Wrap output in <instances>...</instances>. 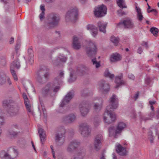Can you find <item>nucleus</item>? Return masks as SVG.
Masks as SVG:
<instances>
[{
    "mask_svg": "<svg viewBox=\"0 0 159 159\" xmlns=\"http://www.w3.org/2000/svg\"><path fill=\"white\" fill-rule=\"evenodd\" d=\"M55 78L53 81L48 83L42 89V94L43 96H54L58 92L61 88V80L57 81Z\"/></svg>",
    "mask_w": 159,
    "mask_h": 159,
    "instance_id": "obj_1",
    "label": "nucleus"
},
{
    "mask_svg": "<svg viewBox=\"0 0 159 159\" xmlns=\"http://www.w3.org/2000/svg\"><path fill=\"white\" fill-rule=\"evenodd\" d=\"M90 73L89 69L86 66L80 65L77 67L75 71L73 73L71 72L70 74V78L69 80L70 82H72L75 81L76 78V75L83 76L89 74Z\"/></svg>",
    "mask_w": 159,
    "mask_h": 159,
    "instance_id": "obj_2",
    "label": "nucleus"
},
{
    "mask_svg": "<svg viewBox=\"0 0 159 159\" xmlns=\"http://www.w3.org/2000/svg\"><path fill=\"white\" fill-rule=\"evenodd\" d=\"M49 75L48 69L45 67L40 69L38 73L37 80L39 83L43 84L48 79Z\"/></svg>",
    "mask_w": 159,
    "mask_h": 159,
    "instance_id": "obj_3",
    "label": "nucleus"
},
{
    "mask_svg": "<svg viewBox=\"0 0 159 159\" xmlns=\"http://www.w3.org/2000/svg\"><path fill=\"white\" fill-rule=\"evenodd\" d=\"M78 12L77 9L75 7L71 8L67 12L66 16V20L67 22H75L77 18Z\"/></svg>",
    "mask_w": 159,
    "mask_h": 159,
    "instance_id": "obj_4",
    "label": "nucleus"
},
{
    "mask_svg": "<svg viewBox=\"0 0 159 159\" xmlns=\"http://www.w3.org/2000/svg\"><path fill=\"white\" fill-rule=\"evenodd\" d=\"M66 132L65 128L61 127L58 129V131L55 134V141L59 145H62L64 143V137Z\"/></svg>",
    "mask_w": 159,
    "mask_h": 159,
    "instance_id": "obj_5",
    "label": "nucleus"
},
{
    "mask_svg": "<svg viewBox=\"0 0 159 159\" xmlns=\"http://www.w3.org/2000/svg\"><path fill=\"white\" fill-rule=\"evenodd\" d=\"M86 53L90 57L95 56L97 52V48L95 43L91 41H89L86 49Z\"/></svg>",
    "mask_w": 159,
    "mask_h": 159,
    "instance_id": "obj_6",
    "label": "nucleus"
},
{
    "mask_svg": "<svg viewBox=\"0 0 159 159\" xmlns=\"http://www.w3.org/2000/svg\"><path fill=\"white\" fill-rule=\"evenodd\" d=\"M117 25L120 27L123 26L124 28L128 29H133L135 27L134 22L129 18H126L118 23Z\"/></svg>",
    "mask_w": 159,
    "mask_h": 159,
    "instance_id": "obj_7",
    "label": "nucleus"
},
{
    "mask_svg": "<svg viewBox=\"0 0 159 159\" xmlns=\"http://www.w3.org/2000/svg\"><path fill=\"white\" fill-rule=\"evenodd\" d=\"M116 119V116L112 112L111 110H107L103 116L104 121L108 124H110L115 121Z\"/></svg>",
    "mask_w": 159,
    "mask_h": 159,
    "instance_id": "obj_8",
    "label": "nucleus"
},
{
    "mask_svg": "<svg viewBox=\"0 0 159 159\" xmlns=\"http://www.w3.org/2000/svg\"><path fill=\"white\" fill-rule=\"evenodd\" d=\"M60 20L58 15L55 13H51L49 14L48 17V24L51 26L57 25Z\"/></svg>",
    "mask_w": 159,
    "mask_h": 159,
    "instance_id": "obj_9",
    "label": "nucleus"
},
{
    "mask_svg": "<svg viewBox=\"0 0 159 159\" xmlns=\"http://www.w3.org/2000/svg\"><path fill=\"white\" fill-rule=\"evenodd\" d=\"M107 10V8L105 5H102L98 6L95 8L94 11L95 16L96 17H102L106 14Z\"/></svg>",
    "mask_w": 159,
    "mask_h": 159,
    "instance_id": "obj_10",
    "label": "nucleus"
},
{
    "mask_svg": "<svg viewBox=\"0 0 159 159\" xmlns=\"http://www.w3.org/2000/svg\"><path fill=\"white\" fill-rule=\"evenodd\" d=\"M90 107V104L89 102L83 101L80 105L81 114L82 116H85L89 113Z\"/></svg>",
    "mask_w": 159,
    "mask_h": 159,
    "instance_id": "obj_11",
    "label": "nucleus"
},
{
    "mask_svg": "<svg viewBox=\"0 0 159 159\" xmlns=\"http://www.w3.org/2000/svg\"><path fill=\"white\" fill-rule=\"evenodd\" d=\"M79 130L81 135L84 137H87L90 135L91 130L86 123H82L80 125Z\"/></svg>",
    "mask_w": 159,
    "mask_h": 159,
    "instance_id": "obj_12",
    "label": "nucleus"
},
{
    "mask_svg": "<svg viewBox=\"0 0 159 159\" xmlns=\"http://www.w3.org/2000/svg\"><path fill=\"white\" fill-rule=\"evenodd\" d=\"M76 119V115L71 113L63 116L62 118L61 121L63 123L68 125L74 123Z\"/></svg>",
    "mask_w": 159,
    "mask_h": 159,
    "instance_id": "obj_13",
    "label": "nucleus"
},
{
    "mask_svg": "<svg viewBox=\"0 0 159 159\" xmlns=\"http://www.w3.org/2000/svg\"><path fill=\"white\" fill-rule=\"evenodd\" d=\"M13 152L14 153V156L10 155L8 151H6L2 150L0 152V157L2 159H11L14 158L17 156L18 155V151L14 149Z\"/></svg>",
    "mask_w": 159,
    "mask_h": 159,
    "instance_id": "obj_14",
    "label": "nucleus"
},
{
    "mask_svg": "<svg viewBox=\"0 0 159 159\" xmlns=\"http://www.w3.org/2000/svg\"><path fill=\"white\" fill-rule=\"evenodd\" d=\"M118 99L116 96L115 94H113L109 100L110 105L107 107L106 110L116 109L118 106Z\"/></svg>",
    "mask_w": 159,
    "mask_h": 159,
    "instance_id": "obj_15",
    "label": "nucleus"
},
{
    "mask_svg": "<svg viewBox=\"0 0 159 159\" xmlns=\"http://www.w3.org/2000/svg\"><path fill=\"white\" fill-rule=\"evenodd\" d=\"M74 95V92L72 90L68 93L65 96L60 105V107H62L67 104L72 98Z\"/></svg>",
    "mask_w": 159,
    "mask_h": 159,
    "instance_id": "obj_16",
    "label": "nucleus"
},
{
    "mask_svg": "<svg viewBox=\"0 0 159 159\" xmlns=\"http://www.w3.org/2000/svg\"><path fill=\"white\" fill-rule=\"evenodd\" d=\"M80 143L77 140L71 141L67 148V151L70 153L73 152V150L77 149L80 146Z\"/></svg>",
    "mask_w": 159,
    "mask_h": 159,
    "instance_id": "obj_17",
    "label": "nucleus"
},
{
    "mask_svg": "<svg viewBox=\"0 0 159 159\" xmlns=\"http://www.w3.org/2000/svg\"><path fill=\"white\" fill-rule=\"evenodd\" d=\"M102 140L103 137L101 134L98 135L96 137L94 145V149L96 151H98L100 149Z\"/></svg>",
    "mask_w": 159,
    "mask_h": 159,
    "instance_id": "obj_18",
    "label": "nucleus"
},
{
    "mask_svg": "<svg viewBox=\"0 0 159 159\" xmlns=\"http://www.w3.org/2000/svg\"><path fill=\"white\" fill-rule=\"evenodd\" d=\"M19 109V107L13 104L12 106H11L8 108H7V111L9 115L14 116L17 114Z\"/></svg>",
    "mask_w": 159,
    "mask_h": 159,
    "instance_id": "obj_19",
    "label": "nucleus"
},
{
    "mask_svg": "<svg viewBox=\"0 0 159 159\" xmlns=\"http://www.w3.org/2000/svg\"><path fill=\"white\" fill-rule=\"evenodd\" d=\"M67 59V57L64 56L63 54H60L56 59L53 61V64L55 66H58L61 64V62H65Z\"/></svg>",
    "mask_w": 159,
    "mask_h": 159,
    "instance_id": "obj_20",
    "label": "nucleus"
},
{
    "mask_svg": "<svg viewBox=\"0 0 159 159\" xmlns=\"http://www.w3.org/2000/svg\"><path fill=\"white\" fill-rule=\"evenodd\" d=\"M116 152L120 155L124 156L127 155V152L125 148L120 144H118L116 146Z\"/></svg>",
    "mask_w": 159,
    "mask_h": 159,
    "instance_id": "obj_21",
    "label": "nucleus"
},
{
    "mask_svg": "<svg viewBox=\"0 0 159 159\" xmlns=\"http://www.w3.org/2000/svg\"><path fill=\"white\" fill-rule=\"evenodd\" d=\"M123 74H121L120 76L116 77L115 79V82L116 84L115 88L117 89L120 86L125 84V81L122 80Z\"/></svg>",
    "mask_w": 159,
    "mask_h": 159,
    "instance_id": "obj_22",
    "label": "nucleus"
},
{
    "mask_svg": "<svg viewBox=\"0 0 159 159\" xmlns=\"http://www.w3.org/2000/svg\"><path fill=\"white\" fill-rule=\"evenodd\" d=\"M100 90L104 92H108L110 89L109 84L104 80H102L99 84Z\"/></svg>",
    "mask_w": 159,
    "mask_h": 159,
    "instance_id": "obj_23",
    "label": "nucleus"
},
{
    "mask_svg": "<svg viewBox=\"0 0 159 159\" xmlns=\"http://www.w3.org/2000/svg\"><path fill=\"white\" fill-rule=\"evenodd\" d=\"M72 46L74 48L78 50L81 48L80 42L79 38L76 36H74L73 39Z\"/></svg>",
    "mask_w": 159,
    "mask_h": 159,
    "instance_id": "obj_24",
    "label": "nucleus"
},
{
    "mask_svg": "<svg viewBox=\"0 0 159 159\" xmlns=\"http://www.w3.org/2000/svg\"><path fill=\"white\" fill-rule=\"evenodd\" d=\"M38 132L39 137L40 138V141L42 144L44 143L46 140V134L44 130L41 128H39Z\"/></svg>",
    "mask_w": 159,
    "mask_h": 159,
    "instance_id": "obj_25",
    "label": "nucleus"
},
{
    "mask_svg": "<svg viewBox=\"0 0 159 159\" xmlns=\"http://www.w3.org/2000/svg\"><path fill=\"white\" fill-rule=\"evenodd\" d=\"M87 30H90L92 36L95 37L98 34V29L95 26L92 25H89L87 26Z\"/></svg>",
    "mask_w": 159,
    "mask_h": 159,
    "instance_id": "obj_26",
    "label": "nucleus"
},
{
    "mask_svg": "<svg viewBox=\"0 0 159 159\" xmlns=\"http://www.w3.org/2000/svg\"><path fill=\"white\" fill-rule=\"evenodd\" d=\"M121 59V57L120 55L117 53H115L111 55L110 60L111 62H113L119 61Z\"/></svg>",
    "mask_w": 159,
    "mask_h": 159,
    "instance_id": "obj_27",
    "label": "nucleus"
},
{
    "mask_svg": "<svg viewBox=\"0 0 159 159\" xmlns=\"http://www.w3.org/2000/svg\"><path fill=\"white\" fill-rule=\"evenodd\" d=\"M22 96L24 99V103L27 110L29 112H31V106L30 105H29V99L26 93H23Z\"/></svg>",
    "mask_w": 159,
    "mask_h": 159,
    "instance_id": "obj_28",
    "label": "nucleus"
},
{
    "mask_svg": "<svg viewBox=\"0 0 159 159\" xmlns=\"http://www.w3.org/2000/svg\"><path fill=\"white\" fill-rule=\"evenodd\" d=\"M107 24V23L98 21V26L99 28V31L105 33L106 32V28Z\"/></svg>",
    "mask_w": 159,
    "mask_h": 159,
    "instance_id": "obj_29",
    "label": "nucleus"
},
{
    "mask_svg": "<svg viewBox=\"0 0 159 159\" xmlns=\"http://www.w3.org/2000/svg\"><path fill=\"white\" fill-rule=\"evenodd\" d=\"M126 127V124L123 122L119 123L116 126V132L120 134Z\"/></svg>",
    "mask_w": 159,
    "mask_h": 159,
    "instance_id": "obj_30",
    "label": "nucleus"
},
{
    "mask_svg": "<svg viewBox=\"0 0 159 159\" xmlns=\"http://www.w3.org/2000/svg\"><path fill=\"white\" fill-rule=\"evenodd\" d=\"M101 102L100 103H95L93 106L94 110L96 112H99L102 109V102L103 100L101 98L100 99Z\"/></svg>",
    "mask_w": 159,
    "mask_h": 159,
    "instance_id": "obj_31",
    "label": "nucleus"
},
{
    "mask_svg": "<svg viewBox=\"0 0 159 159\" xmlns=\"http://www.w3.org/2000/svg\"><path fill=\"white\" fill-rule=\"evenodd\" d=\"M20 67V62L18 59L14 61L11 64L10 68L12 69H19Z\"/></svg>",
    "mask_w": 159,
    "mask_h": 159,
    "instance_id": "obj_32",
    "label": "nucleus"
},
{
    "mask_svg": "<svg viewBox=\"0 0 159 159\" xmlns=\"http://www.w3.org/2000/svg\"><path fill=\"white\" fill-rule=\"evenodd\" d=\"M116 128L114 126H111L108 129L109 136H110L113 135L116 136L119 133H116Z\"/></svg>",
    "mask_w": 159,
    "mask_h": 159,
    "instance_id": "obj_33",
    "label": "nucleus"
},
{
    "mask_svg": "<svg viewBox=\"0 0 159 159\" xmlns=\"http://www.w3.org/2000/svg\"><path fill=\"white\" fill-rule=\"evenodd\" d=\"M13 104L11 101L10 100H6L3 101L2 105L7 109V108H8L11 106H12Z\"/></svg>",
    "mask_w": 159,
    "mask_h": 159,
    "instance_id": "obj_34",
    "label": "nucleus"
},
{
    "mask_svg": "<svg viewBox=\"0 0 159 159\" xmlns=\"http://www.w3.org/2000/svg\"><path fill=\"white\" fill-rule=\"evenodd\" d=\"M41 106H39L38 107L39 110L40 112L41 113V111H42L43 113V116L45 118L47 117V113L46 110L45 108V107L42 102H41L40 101Z\"/></svg>",
    "mask_w": 159,
    "mask_h": 159,
    "instance_id": "obj_35",
    "label": "nucleus"
},
{
    "mask_svg": "<svg viewBox=\"0 0 159 159\" xmlns=\"http://www.w3.org/2000/svg\"><path fill=\"white\" fill-rule=\"evenodd\" d=\"M116 2L118 6L121 8H126L125 0H116Z\"/></svg>",
    "mask_w": 159,
    "mask_h": 159,
    "instance_id": "obj_36",
    "label": "nucleus"
},
{
    "mask_svg": "<svg viewBox=\"0 0 159 159\" xmlns=\"http://www.w3.org/2000/svg\"><path fill=\"white\" fill-rule=\"evenodd\" d=\"M153 134V132L151 130H150L148 133V138L151 144L154 142V137Z\"/></svg>",
    "mask_w": 159,
    "mask_h": 159,
    "instance_id": "obj_37",
    "label": "nucleus"
},
{
    "mask_svg": "<svg viewBox=\"0 0 159 159\" xmlns=\"http://www.w3.org/2000/svg\"><path fill=\"white\" fill-rule=\"evenodd\" d=\"M19 132L10 129L8 131V135L10 137H14L17 135Z\"/></svg>",
    "mask_w": 159,
    "mask_h": 159,
    "instance_id": "obj_38",
    "label": "nucleus"
},
{
    "mask_svg": "<svg viewBox=\"0 0 159 159\" xmlns=\"http://www.w3.org/2000/svg\"><path fill=\"white\" fill-rule=\"evenodd\" d=\"M150 31L155 37L157 36V33L159 32V30L157 28L153 27L151 28Z\"/></svg>",
    "mask_w": 159,
    "mask_h": 159,
    "instance_id": "obj_39",
    "label": "nucleus"
},
{
    "mask_svg": "<svg viewBox=\"0 0 159 159\" xmlns=\"http://www.w3.org/2000/svg\"><path fill=\"white\" fill-rule=\"evenodd\" d=\"M84 154V152H79L76 155H74L70 159H82L83 157L82 155Z\"/></svg>",
    "mask_w": 159,
    "mask_h": 159,
    "instance_id": "obj_40",
    "label": "nucleus"
},
{
    "mask_svg": "<svg viewBox=\"0 0 159 159\" xmlns=\"http://www.w3.org/2000/svg\"><path fill=\"white\" fill-rule=\"evenodd\" d=\"M4 118L3 115V113L0 110V128L4 124Z\"/></svg>",
    "mask_w": 159,
    "mask_h": 159,
    "instance_id": "obj_41",
    "label": "nucleus"
},
{
    "mask_svg": "<svg viewBox=\"0 0 159 159\" xmlns=\"http://www.w3.org/2000/svg\"><path fill=\"white\" fill-rule=\"evenodd\" d=\"M110 40L115 45H116L119 43V39L118 37H116L114 36H112L110 38Z\"/></svg>",
    "mask_w": 159,
    "mask_h": 159,
    "instance_id": "obj_42",
    "label": "nucleus"
},
{
    "mask_svg": "<svg viewBox=\"0 0 159 159\" xmlns=\"http://www.w3.org/2000/svg\"><path fill=\"white\" fill-rule=\"evenodd\" d=\"M104 76L106 77H109L111 79L114 78V75L113 74H111L107 69H106L104 73Z\"/></svg>",
    "mask_w": 159,
    "mask_h": 159,
    "instance_id": "obj_43",
    "label": "nucleus"
},
{
    "mask_svg": "<svg viewBox=\"0 0 159 159\" xmlns=\"http://www.w3.org/2000/svg\"><path fill=\"white\" fill-rule=\"evenodd\" d=\"M89 93V91L86 89H84L81 91V96L83 97H85L88 96Z\"/></svg>",
    "mask_w": 159,
    "mask_h": 159,
    "instance_id": "obj_44",
    "label": "nucleus"
},
{
    "mask_svg": "<svg viewBox=\"0 0 159 159\" xmlns=\"http://www.w3.org/2000/svg\"><path fill=\"white\" fill-rule=\"evenodd\" d=\"M92 61L93 65H95V67L97 68L99 67L100 66V63L99 62H98L96 60V58H93L92 59Z\"/></svg>",
    "mask_w": 159,
    "mask_h": 159,
    "instance_id": "obj_45",
    "label": "nucleus"
},
{
    "mask_svg": "<svg viewBox=\"0 0 159 159\" xmlns=\"http://www.w3.org/2000/svg\"><path fill=\"white\" fill-rule=\"evenodd\" d=\"M64 73L63 71L62 70H60L59 74V75L58 76L56 77L55 78H57V81L59 80H61V83H60V86H61V84L62 83L61 79L62 77L64 76Z\"/></svg>",
    "mask_w": 159,
    "mask_h": 159,
    "instance_id": "obj_46",
    "label": "nucleus"
},
{
    "mask_svg": "<svg viewBox=\"0 0 159 159\" xmlns=\"http://www.w3.org/2000/svg\"><path fill=\"white\" fill-rule=\"evenodd\" d=\"M10 129L15 130L16 129L19 130L20 129V127L17 124H15L11 125Z\"/></svg>",
    "mask_w": 159,
    "mask_h": 159,
    "instance_id": "obj_47",
    "label": "nucleus"
},
{
    "mask_svg": "<svg viewBox=\"0 0 159 159\" xmlns=\"http://www.w3.org/2000/svg\"><path fill=\"white\" fill-rule=\"evenodd\" d=\"M28 57H34L33 52L32 49L31 48H30L28 50Z\"/></svg>",
    "mask_w": 159,
    "mask_h": 159,
    "instance_id": "obj_48",
    "label": "nucleus"
},
{
    "mask_svg": "<svg viewBox=\"0 0 159 159\" xmlns=\"http://www.w3.org/2000/svg\"><path fill=\"white\" fill-rule=\"evenodd\" d=\"M6 61L5 57H1L0 58V64L4 66L6 64Z\"/></svg>",
    "mask_w": 159,
    "mask_h": 159,
    "instance_id": "obj_49",
    "label": "nucleus"
},
{
    "mask_svg": "<svg viewBox=\"0 0 159 159\" xmlns=\"http://www.w3.org/2000/svg\"><path fill=\"white\" fill-rule=\"evenodd\" d=\"M137 17L138 20L140 21H142L144 18L142 15V13L137 14Z\"/></svg>",
    "mask_w": 159,
    "mask_h": 159,
    "instance_id": "obj_50",
    "label": "nucleus"
},
{
    "mask_svg": "<svg viewBox=\"0 0 159 159\" xmlns=\"http://www.w3.org/2000/svg\"><path fill=\"white\" fill-rule=\"evenodd\" d=\"M28 59L29 64L30 65H32L34 61V57H28Z\"/></svg>",
    "mask_w": 159,
    "mask_h": 159,
    "instance_id": "obj_51",
    "label": "nucleus"
},
{
    "mask_svg": "<svg viewBox=\"0 0 159 159\" xmlns=\"http://www.w3.org/2000/svg\"><path fill=\"white\" fill-rule=\"evenodd\" d=\"M136 11L137 13V14L142 13L141 9L138 7H136V8H135Z\"/></svg>",
    "mask_w": 159,
    "mask_h": 159,
    "instance_id": "obj_52",
    "label": "nucleus"
},
{
    "mask_svg": "<svg viewBox=\"0 0 159 159\" xmlns=\"http://www.w3.org/2000/svg\"><path fill=\"white\" fill-rule=\"evenodd\" d=\"M5 82V80L4 79L1 75H0V85L4 84Z\"/></svg>",
    "mask_w": 159,
    "mask_h": 159,
    "instance_id": "obj_53",
    "label": "nucleus"
},
{
    "mask_svg": "<svg viewBox=\"0 0 159 159\" xmlns=\"http://www.w3.org/2000/svg\"><path fill=\"white\" fill-rule=\"evenodd\" d=\"M141 45L143 46H144L146 49H148V43L147 42H142Z\"/></svg>",
    "mask_w": 159,
    "mask_h": 159,
    "instance_id": "obj_54",
    "label": "nucleus"
},
{
    "mask_svg": "<svg viewBox=\"0 0 159 159\" xmlns=\"http://www.w3.org/2000/svg\"><path fill=\"white\" fill-rule=\"evenodd\" d=\"M151 81V79L149 77H147L146 79H145V83L146 84H147L148 85L149 84L150 82Z\"/></svg>",
    "mask_w": 159,
    "mask_h": 159,
    "instance_id": "obj_55",
    "label": "nucleus"
},
{
    "mask_svg": "<svg viewBox=\"0 0 159 159\" xmlns=\"http://www.w3.org/2000/svg\"><path fill=\"white\" fill-rule=\"evenodd\" d=\"M128 77L129 79L132 80H134L135 78L134 75L132 74H129Z\"/></svg>",
    "mask_w": 159,
    "mask_h": 159,
    "instance_id": "obj_56",
    "label": "nucleus"
},
{
    "mask_svg": "<svg viewBox=\"0 0 159 159\" xmlns=\"http://www.w3.org/2000/svg\"><path fill=\"white\" fill-rule=\"evenodd\" d=\"M44 12H42L39 15V17L41 20H42L44 17Z\"/></svg>",
    "mask_w": 159,
    "mask_h": 159,
    "instance_id": "obj_57",
    "label": "nucleus"
},
{
    "mask_svg": "<svg viewBox=\"0 0 159 159\" xmlns=\"http://www.w3.org/2000/svg\"><path fill=\"white\" fill-rule=\"evenodd\" d=\"M154 115V113L153 111L151 112L148 115V116H149V118H151V119L152 118Z\"/></svg>",
    "mask_w": 159,
    "mask_h": 159,
    "instance_id": "obj_58",
    "label": "nucleus"
},
{
    "mask_svg": "<svg viewBox=\"0 0 159 159\" xmlns=\"http://www.w3.org/2000/svg\"><path fill=\"white\" fill-rule=\"evenodd\" d=\"M40 9L42 11V12H44L45 11V6L43 4H42L40 6Z\"/></svg>",
    "mask_w": 159,
    "mask_h": 159,
    "instance_id": "obj_59",
    "label": "nucleus"
},
{
    "mask_svg": "<svg viewBox=\"0 0 159 159\" xmlns=\"http://www.w3.org/2000/svg\"><path fill=\"white\" fill-rule=\"evenodd\" d=\"M10 71L12 76H13V75L16 74L14 69H12L11 68H10Z\"/></svg>",
    "mask_w": 159,
    "mask_h": 159,
    "instance_id": "obj_60",
    "label": "nucleus"
},
{
    "mask_svg": "<svg viewBox=\"0 0 159 159\" xmlns=\"http://www.w3.org/2000/svg\"><path fill=\"white\" fill-rule=\"evenodd\" d=\"M142 120L146 121L147 120H151V118H149V117H143L142 118Z\"/></svg>",
    "mask_w": 159,
    "mask_h": 159,
    "instance_id": "obj_61",
    "label": "nucleus"
},
{
    "mask_svg": "<svg viewBox=\"0 0 159 159\" xmlns=\"http://www.w3.org/2000/svg\"><path fill=\"white\" fill-rule=\"evenodd\" d=\"M143 52V50L141 47H139L138 48L137 50V52L139 54H141Z\"/></svg>",
    "mask_w": 159,
    "mask_h": 159,
    "instance_id": "obj_62",
    "label": "nucleus"
},
{
    "mask_svg": "<svg viewBox=\"0 0 159 159\" xmlns=\"http://www.w3.org/2000/svg\"><path fill=\"white\" fill-rule=\"evenodd\" d=\"M20 46L18 44H17L15 46V49L16 52L17 51V50L20 48Z\"/></svg>",
    "mask_w": 159,
    "mask_h": 159,
    "instance_id": "obj_63",
    "label": "nucleus"
},
{
    "mask_svg": "<svg viewBox=\"0 0 159 159\" xmlns=\"http://www.w3.org/2000/svg\"><path fill=\"white\" fill-rule=\"evenodd\" d=\"M117 14L118 15L120 16H121V14L122 12V10L121 9L118 10L117 11Z\"/></svg>",
    "mask_w": 159,
    "mask_h": 159,
    "instance_id": "obj_64",
    "label": "nucleus"
}]
</instances>
